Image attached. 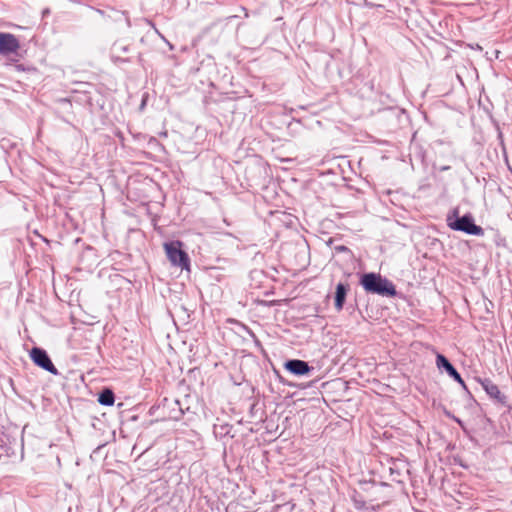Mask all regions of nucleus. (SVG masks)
Segmentation results:
<instances>
[{
	"label": "nucleus",
	"instance_id": "f257e3e1",
	"mask_svg": "<svg viewBox=\"0 0 512 512\" xmlns=\"http://www.w3.org/2000/svg\"><path fill=\"white\" fill-rule=\"evenodd\" d=\"M360 284L367 293L394 297L397 294L395 285L378 273H366L360 279Z\"/></svg>",
	"mask_w": 512,
	"mask_h": 512
},
{
	"label": "nucleus",
	"instance_id": "f03ea898",
	"mask_svg": "<svg viewBox=\"0 0 512 512\" xmlns=\"http://www.w3.org/2000/svg\"><path fill=\"white\" fill-rule=\"evenodd\" d=\"M447 224L452 230L461 231L468 235L482 236L484 234L483 228L475 224L474 219L470 214L458 217L457 210H454L453 216L449 215L447 217Z\"/></svg>",
	"mask_w": 512,
	"mask_h": 512
},
{
	"label": "nucleus",
	"instance_id": "7ed1b4c3",
	"mask_svg": "<svg viewBox=\"0 0 512 512\" xmlns=\"http://www.w3.org/2000/svg\"><path fill=\"white\" fill-rule=\"evenodd\" d=\"M181 241H170L164 243V250L168 260L173 266L180 267L182 270H189L190 259L188 254L182 249Z\"/></svg>",
	"mask_w": 512,
	"mask_h": 512
},
{
	"label": "nucleus",
	"instance_id": "20e7f679",
	"mask_svg": "<svg viewBox=\"0 0 512 512\" xmlns=\"http://www.w3.org/2000/svg\"><path fill=\"white\" fill-rule=\"evenodd\" d=\"M245 175L248 186L255 187L265 183L267 177V165L262 160H253L247 164Z\"/></svg>",
	"mask_w": 512,
	"mask_h": 512
},
{
	"label": "nucleus",
	"instance_id": "39448f33",
	"mask_svg": "<svg viewBox=\"0 0 512 512\" xmlns=\"http://www.w3.org/2000/svg\"><path fill=\"white\" fill-rule=\"evenodd\" d=\"M30 357L34 364L37 365L38 367L50 372L53 375L59 374L57 368L52 363L46 350L39 347H33L30 351Z\"/></svg>",
	"mask_w": 512,
	"mask_h": 512
},
{
	"label": "nucleus",
	"instance_id": "423d86ee",
	"mask_svg": "<svg viewBox=\"0 0 512 512\" xmlns=\"http://www.w3.org/2000/svg\"><path fill=\"white\" fill-rule=\"evenodd\" d=\"M20 48L17 37L11 33L0 32V55L8 56Z\"/></svg>",
	"mask_w": 512,
	"mask_h": 512
},
{
	"label": "nucleus",
	"instance_id": "0eeeda50",
	"mask_svg": "<svg viewBox=\"0 0 512 512\" xmlns=\"http://www.w3.org/2000/svg\"><path fill=\"white\" fill-rule=\"evenodd\" d=\"M436 365L438 369H444L447 374L458 382L462 387L466 388L465 382L462 379L460 373L455 367L449 362V360L442 354L438 353L436 356Z\"/></svg>",
	"mask_w": 512,
	"mask_h": 512
},
{
	"label": "nucleus",
	"instance_id": "6e6552de",
	"mask_svg": "<svg viewBox=\"0 0 512 512\" xmlns=\"http://www.w3.org/2000/svg\"><path fill=\"white\" fill-rule=\"evenodd\" d=\"M284 368L295 376H304L313 370V367L309 366L308 362L299 359L286 361Z\"/></svg>",
	"mask_w": 512,
	"mask_h": 512
},
{
	"label": "nucleus",
	"instance_id": "1a4fd4ad",
	"mask_svg": "<svg viewBox=\"0 0 512 512\" xmlns=\"http://www.w3.org/2000/svg\"><path fill=\"white\" fill-rule=\"evenodd\" d=\"M480 383L482 388L492 399H495L497 402L501 404L506 403V396L500 391L498 386L494 384L490 379L485 378L481 380Z\"/></svg>",
	"mask_w": 512,
	"mask_h": 512
},
{
	"label": "nucleus",
	"instance_id": "9d476101",
	"mask_svg": "<svg viewBox=\"0 0 512 512\" xmlns=\"http://www.w3.org/2000/svg\"><path fill=\"white\" fill-rule=\"evenodd\" d=\"M348 292V285L343 283H338L336 285V291H335V309L337 311H341L343 309L346 295Z\"/></svg>",
	"mask_w": 512,
	"mask_h": 512
},
{
	"label": "nucleus",
	"instance_id": "9b49d317",
	"mask_svg": "<svg viewBox=\"0 0 512 512\" xmlns=\"http://www.w3.org/2000/svg\"><path fill=\"white\" fill-rule=\"evenodd\" d=\"M115 401V395L111 389H103L98 396V402L103 406H112Z\"/></svg>",
	"mask_w": 512,
	"mask_h": 512
},
{
	"label": "nucleus",
	"instance_id": "f8f14e48",
	"mask_svg": "<svg viewBox=\"0 0 512 512\" xmlns=\"http://www.w3.org/2000/svg\"><path fill=\"white\" fill-rule=\"evenodd\" d=\"M351 499L353 501L354 507L357 510H363V509L366 508L365 499L363 498V496L359 492L354 490L352 492V494H351Z\"/></svg>",
	"mask_w": 512,
	"mask_h": 512
},
{
	"label": "nucleus",
	"instance_id": "ddd939ff",
	"mask_svg": "<svg viewBox=\"0 0 512 512\" xmlns=\"http://www.w3.org/2000/svg\"><path fill=\"white\" fill-rule=\"evenodd\" d=\"M113 51L115 53H127V52L130 51V46L129 45H124V44L119 43V42H116L113 45Z\"/></svg>",
	"mask_w": 512,
	"mask_h": 512
},
{
	"label": "nucleus",
	"instance_id": "4468645a",
	"mask_svg": "<svg viewBox=\"0 0 512 512\" xmlns=\"http://www.w3.org/2000/svg\"><path fill=\"white\" fill-rule=\"evenodd\" d=\"M15 69L17 71H31L35 70L33 67H25L23 64H16Z\"/></svg>",
	"mask_w": 512,
	"mask_h": 512
},
{
	"label": "nucleus",
	"instance_id": "2eb2a0df",
	"mask_svg": "<svg viewBox=\"0 0 512 512\" xmlns=\"http://www.w3.org/2000/svg\"><path fill=\"white\" fill-rule=\"evenodd\" d=\"M112 60L117 63V62H130V60L128 58H121L119 55H112Z\"/></svg>",
	"mask_w": 512,
	"mask_h": 512
},
{
	"label": "nucleus",
	"instance_id": "dca6fc26",
	"mask_svg": "<svg viewBox=\"0 0 512 512\" xmlns=\"http://www.w3.org/2000/svg\"><path fill=\"white\" fill-rule=\"evenodd\" d=\"M335 250H336L337 252H347V251H349V249H348L346 246H344V245L336 246V247H335Z\"/></svg>",
	"mask_w": 512,
	"mask_h": 512
},
{
	"label": "nucleus",
	"instance_id": "f3484780",
	"mask_svg": "<svg viewBox=\"0 0 512 512\" xmlns=\"http://www.w3.org/2000/svg\"><path fill=\"white\" fill-rule=\"evenodd\" d=\"M448 416L451 417L456 423H458L461 427H463V422L462 420H460L458 417L456 416H451L449 413H448Z\"/></svg>",
	"mask_w": 512,
	"mask_h": 512
},
{
	"label": "nucleus",
	"instance_id": "a211bd4d",
	"mask_svg": "<svg viewBox=\"0 0 512 512\" xmlns=\"http://www.w3.org/2000/svg\"><path fill=\"white\" fill-rule=\"evenodd\" d=\"M175 403L179 406L180 415H183L184 414V409L182 408V406L180 404V401L176 400Z\"/></svg>",
	"mask_w": 512,
	"mask_h": 512
},
{
	"label": "nucleus",
	"instance_id": "6ab92c4d",
	"mask_svg": "<svg viewBox=\"0 0 512 512\" xmlns=\"http://www.w3.org/2000/svg\"><path fill=\"white\" fill-rule=\"evenodd\" d=\"M218 427H219V425H217V424L214 425V434L216 437L218 436V433H219ZM222 428H223V426L220 425V429H222Z\"/></svg>",
	"mask_w": 512,
	"mask_h": 512
},
{
	"label": "nucleus",
	"instance_id": "aec40b11",
	"mask_svg": "<svg viewBox=\"0 0 512 512\" xmlns=\"http://www.w3.org/2000/svg\"><path fill=\"white\" fill-rule=\"evenodd\" d=\"M146 105V96L143 98L142 103L140 105V109L142 110L144 106Z\"/></svg>",
	"mask_w": 512,
	"mask_h": 512
},
{
	"label": "nucleus",
	"instance_id": "412c9836",
	"mask_svg": "<svg viewBox=\"0 0 512 512\" xmlns=\"http://www.w3.org/2000/svg\"><path fill=\"white\" fill-rule=\"evenodd\" d=\"M226 322L236 323V322H235L234 320H232V319H228V320H226Z\"/></svg>",
	"mask_w": 512,
	"mask_h": 512
}]
</instances>
